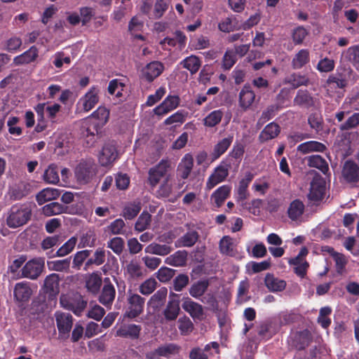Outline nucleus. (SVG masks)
Instances as JSON below:
<instances>
[{"label":"nucleus","instance_id":"nucleus-36","mask_svg":"<svg viewBox=\"0 0 359 359\" xmlns=\"http://www.w3.org/2000/svg\"><path fill=\"white\" fill-rule=\"evenodd\" d=\"M309 61V51L306 49H302L297 53L292 61V65L294 69H299L304 66Z\"/></svg>","mask_w":359,"mask_h":359},{"label":"nucleus","instance_id":"nucleus-17","mask_svg":"<svg viewBox=\"0 0 359 359\" xmlns=\"http://www.w3.org/2000/svg\"><path fill=\"white\" fill-rule=\"evenodd\" d=\"M117 156L116 147L113 144H106L99 155V162L102 166L111 164Z\"/></svg>","mask_w":359,"mask_h":359},{"label":"nucleus","instance_id":"nucleus-20","mask_svg":"<svg viewBox=\"0 0 359 359\" xmlns=\"http://www.w3.org/2000/svg\"><path fill=\"white\" fill-rule=\"evenodd\" d=\"M231 188L229 185H222L217 188L210 196L212 203L217 207L222 205L225 200L229 196Z\"/></svg>","mask_w":359,"mask_h":359},{"label":"nucleus","instance_id":"nucleus-9","mask_svg":"<svg viewBox=\"0 0 359 359\" xmlns=\"http://www.w3.org/2000/svg\"><path fill=\"white\" fill-rule=\"evenodd\" d=\"M128 308L124 317L134 318L143 311L144 299L139 294L130 293L128 297Z\"/></svg>","mask_w":359,"mask_h":359},{"label":"nucleus","instance_id":"nucleus-14","mask_svg":"<svg viewBox=\"0 0 359 359\" xmlns=\"http://www.w3.org/2000/svg\"><path fill=\"white\" fill-rule=\"evenodd\" d=\"M164 69L163 65L158 61H154L147 64L142 69V77L151 82L159 76Z\"/></svg>","mask_w":359,"mask_h":359},{"label":"nucleus","instance_id":"nucleus-42","mask_svg":"<svg viewBox=\"0 0 359 359\" xmlns=\"http://www.w3.org/2000/svg\"><path fill=\"white\" fill-rule=\"evenodd\" d=\"M289 264L294 266V272L297 276L301 278L304 277L309 267V264L306 259H291Z\"/></svg>","mask_w":359,"mask_h":359},{"label":"nucleus","instance_id":"nucleus-60","mask_svg":"<svg viewBox=\"0 0 359 359\" xmlns=\"http://www.w3.org/2000/svg\"><path fill=\"white\" fill-rule=\"evenodd\" d=\"M286 82L294 88H297L300 86L307 85L309 80L304 76L294 74L286 79Z\"/></svg>","mask_w":359,"mask_h":359},{"label":"nucleus","instance_id":"nucleus-51","mask_svg":"<svg viewBox=\"0 0 359 359\" xmlns=\"http://www.w3.org/2000/svg\"><path fill=\"white\" fill-rule=\"evenodd\" d=\"M42 211L46 216L50 217L61 214L63 212V207L58 203L53 202L44 205Z\"/></svg>","mask_w":359,"mask_h":359},{"label":"nucleus","instance_id":"nucleus-15","mask_svg":"<svg viewBox=\"0 0 359 359\" xmlns=\"http://www.w3.org/2000/svg\"><path fill=\"white\" fill-rule=\"evenodd\" d=\"M219 250L222 254L236 259H240L242 257L238 252L236 242L229 236H225L220 240Z\"/></svg>","mask_w":359,"mask_h":359},{"label":"nucleus","instance_id":"nucleus-32","mask_svg":"<svg viewBox=\"0 0 359 359\" xmlns=\"http://www.w3.org/2000/svg\"><path fill=\"white\" fill-rule=\"evenodd\" d=\"M179 347L175 344H170L161 347H159L154 353H150L147 355V358L149 359H154L155 355L158 354L161 356H168L172 354L178 353Z\"/></svg>","mask_w":359,"mask_h":359},{"label":"nucleus","instance_id":"nucleus-16","mask_svg":"<svg viewBox=\"0 0 359 359\" xmlns=\"http://www.w3.org/2000/svg\"><path fill=\"white\" fill-rule=\"evenodd\" d=\"M179 104L178 96L169 95L160 105L154 108V112L158 116H162L176 109Z\"/></svg>","mask_w":359,"mask_h":359},{"label":"nucleus","instance_id":"nucleus-19","mask_svg":"<svg viewBox=\"0 0 359 359\" xmlns=\"http://www.w3.org/2000/svg\"><path fill=\"white\" fill-rule=\"evenodd\" d=\"M39 55L38 48L33 46L23 53L16 56L13 59L15 65H27L34 62Z\"/></svg>","mask_w":359,"mask_h":359},{"label":"nucleus","instance_id":"nucleus-3","mask_svg":"<svg viewBox=\"0 0 359 359\" xmlns=\"http://www.w3.org/2000/svg\"><path fill=\"white\" fill-rule=\"evenodd\" d=\"M97 165L92 160L82 161L75 168L74 179L79 185L88 184L95 176Z\"/></svg>","mask_w":359,"mask_h":359},{"label":"nucleus","instance_id":"nucleus-59","mask_svg":"<svg viewBox=\"0 0 359 359\" xmlns=\"http://www.w3.org/2000/svg\"><path fill=\"white\" fill-rule=\"evenodd\" d=\"M124 226V221L122 219H116L106 227L105 231H108L111 234H121Z\"/></svg>","mask_w":359,"mask_h":359},{"label":"nucleus","instance_id":"nucleus-4","mask_svg":"<svg viewBox=\"0 0 359 359\" xmlns=\"http://www.w3.org/2000/svg\"><path fill=\"white\" fill-rule=\"evenodd\" d=\"M44 265V258L36 257L28 261L22 269V276L32 280L36 279L41 274Z\"/></svg>","mask_w":359,"mask_h":359},{"label":"nucleus","instance_id":"nucleus-8","mask_svg":"<svg viewBox=\"0 0 359 359\" xmlns=\"http://www.w3.org/2000/svg\"><path fill=\"white\" fill-rule=\"evenodd\" d=\"M170 163L168 160H161L155 167L149 172V181L151 186H156L161 179L169 177L167 175Z\"/></svg>","mask_w":359,"mask_h":359},{"label":"nucleus","instance_id":"nucleus-48","mask_svg":"<svg viewBox=\"0 0 359 359\" xmlns=\"http://www.w3.org/2000/svg\"><path fill=\"white\" fill-rule=\"evenodd\" d=\"M222 116L221 110H215L204 118V125L207 127H214L221 121Z\"/></svg>","mask_w":359,"mask_h":359},{"label":"nucleus","instance_id":"nucleus-22","mask_svg":"<svg viewBox=\"0 0 359 359\" xmlns=\"http://www.w3.org/2000/svg\"><path fill=\"white\" fill-rule=\"evenodd\" d=\"M182 306L192 318L197 319L203 318V310L202 306L192 301L191 299H185Z\"/></svg>","mask_w":359,"mask_h":359},{"label":"nucleus","instance_id":"nucleus-44","mask_svg":"<svg viewBox=\"0 0 359 359\" xmlns=\"http://www.w3.org/2000/svg\"><path fill=\"white\" fill-rule=\"evenodd\" d=\"M233 141V137L229 136L228 137L222 139L215 147L213 155L215 158H217L222 155L229 147Z\"/></svg>","mask_w":359,"mask_h":359},{"label":"nucleus","instance_id":"nucleus-25","mask_svg":"<svg viewBox=\"0 0 359 359\" xmlns=\"http://www.w3.org/2000/svg\"><path fill=\"white\" fill-rule=\"evenodd\" d=\"M60 194V192L57 189L45 188L36 195V201L39 205H42L48 201L57 198Z\"/></svg>","mask_w":359,"mask_h":359},{"label":"nucleus","instance_id":"nucleus-50","mask_svg":"<svg viewBox=\"0 0 359 359\" xmlns=\"http://www.w3.org/2000/svg\"><path fill=\"white\" fill-rule=\"evenodd\" d=\"M168 8V3L165 0H157L155 3L153 12L151 13V18L158 19L163 16Z\"/></svg>","mask_w":359,"mask_h":359},{"label":"nucleus","instance_id":"nucleus-24","mask_svg":"<svg viewBox=\"0 0 359 359\" xmlns=\"http://www.w3.org/2000/svg\"><path fill=\"white\" fill-rule=\"evenodd\" d=\"M343 176L348 182L359 180V168L353 161H346L343 168Z\"/></svg>","mask_w":359,"mask_h":359},{"label":"nucleus","instance_id":"nucleus-35","mask_svg":"<svg viewBox=\"0 0 359 359\" xmlns=\"http://www.w3.org/2000/svg\"><path fill=\"white\" fill-rule=\"evenodd\" d=\"M325 149L323 144L316 141H309L299 144L297 150L303 154L313 151H323Z\"/></svg>","mask_w":359,"mask_h":359},{"label":"nucleus","instance_id":"nucleus-64","mask_svg":"<svg viewBox=\"0 0 359 359\" xmlns=\"http://www.w3.org/2000/svg\"><path fill=\"white\" fill-rule=\"evenodd\" d=\"M123 90V85L114 79L109 82L108 86L109 93L111 95H114L116 97H120L122 96V92Z\"/></svg>","mask_w":359,"mask_h":359},{"label":"nucleus","instance_id":"nucleus-21","mask_svg":"<svg viewBox=\"0 0 359 359\" xmlns=\"http://www.w3.org/2000/svg\"><path fill=\"white\" fill-rule=\"evenodd\" d=\"M32 294L29 283L25 281L18 283L14 287V297L18 302L27 301Z\"/></svg>","mask_w":359,"mask_h":359},{"label":"nucleus","instance_id":"nucleus-26","mask_svg":"<svg viewBox=\"0 0 359 359\" xmlns=\"http://www.w3.org/2000/svg\"><path fill=\"white\" fill-rule=\"evenodd\" d=\"M141 327L139 325L131 324L121 326L116 331V336L123 337L137 338Z\"/></svg>","mask_w":359,"mask_h":359},{"label":"nucleus","instance_id":"nucleus-1","mask_svg":"<svg viewBox=\"0 0 359 359\" xmlns=\"http://www.w3.org/2000/svg\"><path fill=\"white\" fill-rule=\"evenodd\" d=\"M109 116V112L105 107H99L86 122L82 134L88 144L92 145L95 142L98 128L107 123Z\"/></svg>","mask_w":359,"mask_h":359},{"label":"nucleus","instance_id":"nucleus-37","mask_svg":"<svg viewBox=\"0 0 359 359\" xmlns=\"http://www.w3.org/2000/svg\"><path fill=\"white\" fill-rule=\"evenodd\" d=\"M46 108L45 103H39L34 107L38 116V122L35 127V131L37 133L44 130L46 128V121L44 118V111Z\"/></svg>","mask_w":359,"mask_h":359},{"label":"nucleus","instance_id":"nucleus-31","mask_svg":"<svg viewBox=\"0 0 359 359\" xmlns=\"http://www.w3.org/2000/svg\"><path fill=\"white\" fill-rule=\"evenodd\" d=\"M43 180L47 184H57L60 180L58 168L54 164L50 165L43 172Z\"/></svg>","mask_w":359,"mask_h":359},{"label":"nucleus","instance_id":"nucleus-46","mask_svg":"<svg viewBox=\"0 0 359 359\" xmlns=\"http://www.w3.org/2000/svg\"><path fill=\"white\" fill-rule=\"evenodd\" d=\"M22 44V41L20 37L11 36L4 42V48L10 53H15L20 49Z\"/></svg>","mask_w":359,"mask_h":359},{"label":"nucleus","instance_id":"nucleus-54","mask_svg":"<svg viewBox=\"0 0 359 359\" xmlns=\"http://www.w3.org/2000/svg\"><path fill=\"white\" fill-rule=\"evenodd\" d=\"M140 203H133L126 205L123 210V216L127 219H133L140 211Z\"/></svg>","mask_w":359,"mask_h":359},{"label":"nucleus","instance_id":"nucleus-57","mask_svg":"<svg viewBox=\"0 0 359 359\" xmlns=\"http://www.w3.org/2000/svg\"><path fill=\"white\" fill-rule=\"evenodd\" d=\"M167 296V289L166 288H161L159 290H158L150 299V300L148 302V304L152 305L154 306H159L161 304H163V301L165 300V297Z\"/></svg>","mask_w":359,"mask_h":359},{"label":"nucleus","instance_id":"nucleus-52","mask_svg":"<svg viewBox=\"0 0 359 359\" xmlns=\"http://www.w3.org/2000/svg\"><path fill=\"white\" fill-rule=\"evenodd\" d=\"M77 239L76 237L69 238L62 246L57 251L56 255L58 257H64L70 253L76 246Z\"/></svg>","mask_w":359,"mask_h":359},{"label":"nucleus","instance_id":"nucleus-43","mask_svg":"<svg viewBox=\"0 0 359 359\" xmlns=\"http://www.w3.org/2000/svg\"><path fill=\"white\" fill-rule=\"evenodd\" d=\"M329 252L335 262L337 273H342L348 262L346 257L344 255L335 252L333 249H330Z\"/></svg>","mask_w":359,"mask_h":359},{"label":"nucleus","instance_id":"nucleus-45","mask_svg":"<svg viewBox=\"0 0 359 359\" xmlns=\"http://www.w3.org/2000/svg\"><path fill=\"white\" fill-rule=\"evenodd\" d=\"M126 271L131 278H137L142 276V269L136 260H132L127 264Z\"/></svg>","mask_w":359,"mask_h":359},{"label":"nucleus","instance_id":"nucleus-7","mask_svg":"<svg viewBox=\"0 0 359 359\" xmlns=\"http://www.w3.org/2000/svg\"><path fill=\"white\" fill-rule=\"evenodd\" d=\"M254 175L251 172H246L243 178L239 180L238 186L234 191V197L236 202L244 207L245 200L248 197V187L253 179Z\"/></svg>","mask_w":359,"mask_h":359},{"label":"nucleus","instance_id":"nucleus-40","mask_svg":"<svg viewBox=\"0 0 359 359\" xmlns=\"http://www.w3.org/2000/svg\"><path fill=\"white\" fill-rule=\"evenodd\" d=\"M115 297V290L111 285H105L100 297V302L107 306L111 304Z\"/></svg>","mask_w":359,"mask_h":359},{"label":"nucleus","instance_id":"nucleus-55","mask_svg":"<svg viewBox=\"0 0 359 359\" xmlns=\"http://www.w3.org/2000/svg\"><path fill=\"white\" fill-rule=\"evenodd\" d=\"M157 282L154 278H149L140 286V292L144 295L151 294L156 288Z\"/></svg>","mask_w":359,"mask_h":359},{"label":"nucleus","instance_id":"nucleus-28","mask_svg":"<svg viewBox=\"0 0 359 359\" xmlns=\"http://www.w3.org/2000/svg\"><path fill=\"white\" fill-rule=\"evenodd\" d=\"M265 285L271 292H279L285 288L286 283L284 280L268 273L265 277Z\"/></svg>","mask_w":359,"mask_h":359},{"label":"nucleus","instance_id":"nucleus-58","mask_svg":"<svg viewBox=\"0 0 359 359\" xmlns=\"http://www.w3.org/2000/svg\"><path fill=\"white\" fill-rule=\"evenodd\" d=\"M96 241V236L93 231H88L83 234L80 238L79 246L83 247H93L95 245Z\"/></svg>","mask_w":359,"mask_h":359},{"label":"nucleus","instance_id":"nucleus-39","mask_svg":"<svg viewBox=\"0 0 359 359\" xmlns=\"http://www.w3.org/2000/svg\"><path fill=\"white\" fill-rule=\"evenodd\" d=\"M180 311V302L178 300H170L164 311V316L167 320H175Z\"/></svg>","mask_w":359,"mask_h":359},{"label":"nucleus","instance_id":"nucleus-38","mask_svg":"<svg viewBox=\"0 0 359 359\" xmlns=\"http://www.w3.org/2000/svg\"><path fill=\"white\" fill-rule=\"evenodd\" d=\"M209 285V283L206 280H199L193 284L189 289V294L194 298L201 297L206 291Z\"/></svg>","mask_w":359,"mask_h":359},{"label":"nucleus","instance_id":"nucleus-49","mask_svg":"<svg viewBox=\"0 0 359 359\" xmlns=\"http://www.w3.org/2000/svg\"><path fill=\"white\" fill-rule=\"evenodd\" d=\"M59 284L58 275L52 273L44 280V287L48 292H55L57 291Z\"/></svg>","mask_w":359,"mask_h":359},{"label":"nucleus","instance_id":"nucleus-47","mask_svg":"<svg viewBox=\"0 0 359 359\" xmlns=\"http://www.w3.org/2000/svg\"><path fill=\"white\" fill-rule=\"evenodd\" d=\"M101 284V278L95 273L90 275L86 280V287L93 293H95L100 290Z\"/></svg>","mask_w":359,"mask_h":359},{"label":"nucleus","instance_id":"nucleus-10","mask_svg":"<svg viewBox=\"0 0 359 359\" xmlns=\"http://www.w3.org/2000/svg\"><path fill=\"white\" fill-rule=\"evenodd\" d=\"M60 304L63 308L71 310L76 315L80 316L86 306V302L80 295H75L73 298L67 295H62L60 297Z\"/></svg>","mask_w":359,"mask_h":359},{"label":"nucleus","instance_id":"nucleus-13","mask_svg":"<svg viewBox=\"0 0 359 359\" xmlns=\"http://www.w3.org/2000/svg\"><path fill=\"white\" fill-rule=\"evenodd\" d=\"M304 210L305 205L304 203L299 199H294L289 204L287 215L292 222L300 223L303 220Z\"/></svg>","mask_w":359,"mask_h":359},{"label":"nucleus","instance_id":"nucleus-56","mask_svg":"<svg viewBox=\"0 0 359 359\" xmlns=\"http://www.w3.org/2000/svg\"><path fill=\"white\" fill-rule=\"evenodd\" d=\"M198 240V233L194 231H189L184 235L180 240V245L184 247H191L195 244Z\"/></svg>","mask_w":359,"mask_h":359},{"label":"nucleus","instance_id":"nucleus-61","mask_svg":"<svg viewBox=\"0 0 359 359\" xmlns=\"http://www.w3.org/2000/svg\"><path fill=\"white\" fill-rule=\"evenodd\" d=\"M123 245L124 241L120 237H114L109 240L107 243V247L117 255H119L122 252Z\"/></svg>","mask_w":359,"mask_h":359},{"label":"nucleus","instance_id":"nucleus-11","mask_svg":"<svg viewBox=\"0 0 359 359\" xmlns=\"http://www.w3.org/2000/svg\"><path fill=\"white\" fill-rule=\"evenodd\" d=\"M59 335L66 339L69 335L72 327V317L69 313L57 311L55 314Z\"/></svg>","mask_w":359,"mask_h":359},{"label":"nucleus","instance_id":"nucleus-23","mask_svg":"<svg viewBox=\"0 0 359 359\" xmlns=\"http://www.w3.org/2000/svg\"><path fill=\"white\" fill-rule=\"evenodd\" d=\"M255 99V93L249 86H245L239 93V105L243 109L247 110L252 104Z\"/></svg>","mask_w":359,"mask_h":359},{"label":"nucleus","instance_id":"nucleus-12","mask_svg":"<svg viewBox=\"0 0 359 359\" xmlns=\"http://www.w3.org/2000/svg\"><path fill=\"white\" fill-rule=\"evenodd\" d=\"M325 194V181L321 177H315L311 183L309 199L314 203L321 201Z\"/></svg>","mask_w":359,"mask_h":359},{"label":"nucleus","instance_id":"nucleus-5","mask_svg":"<svg viewBox=\"0 0 359 359\" xmlns=\"http://www.w3.org/2000/svg\"><path fill=\"white\" fill-rule=\"evenodd\" d=\"M99 89L92 87L77 102V110L88 112L97 104L99 101Z\"/></svg>","mask_w":359,"mask_h":359},{"label":"nucleus","instance_id":"nucleus-62","mask_svg":"<svg viewBox=\"0 0 359 359\" xmlns=\"http://www.w3.org/2000/svg\"><path fill=\"white\" fill-rule=\"evenodd\" d=\"M105 260V250L102 248H98L95 250L93 257L88 260L86 265L95 264L101 265Z\"/></svg>","mask_w":359,"mask_h":359},{"label":"nucleus","instance_id":"nucleus-33","mask_svg":"<svg viewBox=\"0 0 359 359\" xmlns=\"http://www.w3.org/2000/svg\"><path fill=\"white\" fill-rule=\"evenodd\" d=\"M280 133V127L275 123H270L262 131L259 138L262 141H267L275 138Z\"/></svg>","mask_w":359,"mask_h":359},{"label":"nucleus","instance_id":"nucleus-41","mask_svg":"<svg viewBox=\"0 0 359 359\" xmlns=\"http://www.w3.org/2000/svg\"><path fill=\"white\" fill-rule=\"evenodd\" d=\"M47 266L49 270L56 271H66L70 266V259L48 261Z\"/></svg>","mask_w":359,"mask_h":359},{"label":"nucleus","instance_id":"nucleus-63","mask_svg":"<svg viewBox=\"0 0 359 359\" xmlns=\"http://www.w3.org/2000/svg\"><path fill=\"white\" fill-rule=\"evenodd\" d=\"M150 221V215L148 212H143L139 217L135 224V229L138 231H142L145 230L149 226Z\"/></svg>","mask_w":359,"mask_h":359},{"label":"nucleus","instance_id":"nucleus-53","mask_svg":"<svg viewBox=\"0 0 359 359\" xmlns=\"http://www.w3.org/2000/svg\"><path fill=\"white\" fill-rule=\"evenodd\" d=\"M335 66V62L332 59L328 57H324L319 60L317 64L316 69L320 72H332Z\"/></svg>","mask_w":359,"mask_h":359},{"label":"nucleus","instance_id":"nucleus-18","mask_svg":"<svg viewBox=\"0 0 359 359\" xmlns=\"http://www.w3.org/2000/svg\"><path fill=\"white\" fill-rule=\"evenodd\" d=\"M194 167V158L191 154H186L177 166V175L183 180L187 179Z\"/></svg>","mask_w":359,"mask_h":359},{"label":"nucleus","instance_id":"nucleus-29","mask_svg":"<svg viewBox=\"0 0 359 359\" xmlns=\"http://www.w3.org/2000/svg\"><path fill=\"white\" fill-rule=\"evenodd\" d=\"M341 57L350 61L359 71V45L349 47L342 53Z\"/></svg>","mask_w":359,"mask_h":359},{"label":"nucleus","instance_id":"nucleus-2","mask_svg":"<svg viewBox=\"0 0 359 359\" xmlns=\"http://www.w3.org/2000/svg\"><path fill=\"white\" fill-rule=\"evenodd\" d=\"M32 209L28 204L13 205L6 219L7 225L11 228H18L25 224L30 219Z\"/></svg>","mask_w":359,"mask_h":359},{"label":"nucleus","instance_id":"nucleus-30","mask_svg":"<svg viewBox=\"0 0 359 359\" xmlns=\"http://www.w3.org/2000/svg\"><path fill=\"white\" fill-rule=\"evenodd\" d=\"M172 248L166 244L161 245L158 243H151L146 247L144 251L147 253L156 255L159 256H165L171 252Z\"/></svg>","mask_w":359,"mask_h":359},{"label":"nucleus","instance_id":"nucleus-34","mask_svg":"<svg viewBox=\"0 0 359 359\" xmlns=\"http://www.w3.org/2000/svg\"><path fill=\"white\" fill-rule=\"evenodd\" d=\"M187 261V252L179 250L172 255L166 257L165 263L173 266H182L185 264Z\"/></svg>","mask_w":359,"mask_h":359},{"label":"nucleus","instance_id":"nucleus-6","mask_svg":"<svg viewBox=\"0 0 359 359\" xmlns=\"http://www.w3.org/2000/svg\"><path fill=\"white\" fill-rule=\"evenodd\" d=\"M229 165L224 162H222L217 166L206 182V189L211 190L216 185L224 182L229 175Z\"/></svg>","mask_w":359,"mask_h":359},{"label":"nucleus","instance_id":"nucleus-27","mask_svg":"<svg viewBox=\"0 0 359 359\" xmlns=\"http://www.w3.org/2000/svg\"><path fill=\"white\" fill-rule=\"evenodd\" d=\"M201 64V60L194 55L187 57L180 62V65L189 70L191 74H196L199 70Z\"/></svg>","mask_w":359,"mask_h":359}]
</instances>
